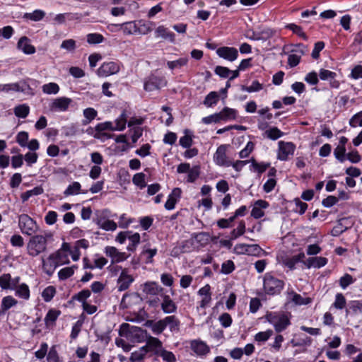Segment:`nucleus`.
<instances>
[{"instance_id": "obj_1", "label": "nucleus", "mask_w": 362, "mask_h": 362, "mask_svg": "<svg viewBox=\"0 0 362 362\" xmlns=\"http://www.w3.org/2000/svg\"><path fill=\"white\" fill-rule=\"evenodd\" d=\"M52 238V234L50 232H45L43 235H33L27 245L28 254L32 257H36L45 252L47 249V240Z\"/></svg>"}, {"instance_id": "obj_62", "label": "nucleus", "mask_w": 362, "mask_h": 362, "mask_svg": "<svg viewBox=\"0 0 362 362\" xmlns=\"http://www.w3.org/2000/svg\"><path fill=\"white\" fill-rule=\"evenodd\" d=\"M235 269V264L232 260H227L222 264L221 272L225 274H229Z\"/></svg>"}, {"instance_id": "obj_16", "label": "nucleus", "mask_w": 362, "mask_h": 362, "mask_svg": "<svg viewBox=\"0 0 362 362\" xmlns=\"http://www.w3.org/2000/svg\"><path fill=\"white\" fill-rule=\"evenodd\" d=\"M269 203L264 200L259 199L256 201L252 209L251 216L256 219L262 218L264 215L262 209H267Z\"/></svg>"}, {"instance_id": "obj_10", "label": "nucleus", "mask_w": 362, "mask_h": 362, "mask_svg": "<svg viewBox=\"0 0 362 362\" xmlns=\"http://www.w3.org/2000/svg\"><path fill=\"white\" fill-rule=\"evenodd\" d=\"M164 288L156 281H147L143 285V292L146 295L157 296L163 293Z\"/></svg>"}, {"instance_id": "obj_57", "label": "nucleus", "mask_w": 362, "mask_h": 362, "mask_svg": "<svg viewBox=\"0 0 362 362\" xmlns=\"http://www.w3.org/2000/svg\"><path fill=\"white\" fill-rule=\"evenodd\" d=\"M250 161L252 163V168L260 174L263 173L270 165L269 163H259L256 162V160L254 158L251 159Z\"/></svg>"}, {"instance_id": "obj_23", "label": "nucleus", "mask_w": 362, "mask_h": 362, "mask_svg": "<svg viewBox=\"0 0 362 362\" xmlns=\"http://www.w3.org/2000/svg\"><path fill=\"white\" fill-rule=\"evenodd\" d=\"M221 121H228L235 119L238 111L235 109L225 107L221 112H219Z\"/></svg>"}, {"instance_id": "obj_17", "label": "nucleus", "mask_w": 362, "mask_h": 362, "mask_svg": "<svg viewBox=\"0 0 362 362\" xmlns=\"http://www.w3.org/2000/svg\"><path fill=\"white\" fill-rule=\"evenodd\" d=\"M95 130L96 133L93 136L94 138L102 139V137L106 135V134L102 133L105 130L115 131V129L112 122H105L98 124L95 127Z\"/></svg>"}, {"instance_id": "obj_7", "label": "nucleus", "mask_w": 362, "mask_h": 362, "mask_svg": "<svg viewBox=\"0 0 362 362\" xmlns=\"http://www.w3.org/2000/svg\"><path fill=\"white\" fill-rule=\"evenodd\" d=\"M295 148V145L291 142L279 141L278 159L286 160L289 156H292L294 153Z\"/></svg>"}, {"instance_id": "obj_37", "label": "nucleus", "mask_w": 362, "mask_h": 362, "mask_svg": "<svg viewBox=\"0 0 362 362\" xmlns=\"http://www.w3.org/2000/svg\"><path fill=\"white\" fill-rule=\"evenodd\" d=\"M56 294V288L53 286H49L46 287L42 293V297L45 302H49L54 298Z\"/></svg>"}, {"instance_id": "obj_24", "label": "nucleus", "mask_w": 362, "mask_h": 362, "mask_svg": "<svg viewBox=\"0 0 362 362\" xmlns=\"http://www.w3.org/2000/svg\"><path fill=\"white\" fill-rule=\"evenodd\" d=\"M218 93L216 91H211L205 97L203 104L207 107H211L215 106L218 103Z\"/></svg>"}, {"instance_id": "obj_31", "label": "nucleus", "mask_w": 362, "mask_h": 362, "mask_svg": "<svg viewBox=\"0 0 362 362\" xmlns=\"http://www.w3.org/2000/svg\"><path fill=\"white\" fill-rule=\"evenodd\" d=\"M127 121V115L124 110L120 116L115 120V126H114L115 131H122L126 127Z\"/></svg>"}, {"instance_id": "obj_56", "label": "nucleus", "mask_w": 362, "mask_h": 362, "mask_svg": "<svg viewBox=\"0 0 362 362\" xmlns=\"http://www.w3.org/2000/svg\"><path fill=\"white\" fill-rule=\"evenodd\" d=\"M349 125L351 127H362V110L352 116L349 120Z\"/></svg>"}, {"instance_id": "obj_25", "label": "nucleus", "mask_w": 362, "mask_h": 362, "mask_svg": "<svg viewBox=\"0 0 362 362\" xmlns=\"http://www.w3.org/2000/svg\"><path fill=\"white\" fill-rule=\"evenodd\" d=\"M61 315V311L55 309H50L45 317L46 326H49L55 322L58 317Z\"/></svg>"}, {"instance_id": "obj_4", "label": "nucleus", "mask_w": 362, "mask_h": 362, "mask_svg": "<svg viewBox=\"0 0 362 362\" xmlns=\"http://www.w3.org/2000/svg\"><path fill=\"white\" fill-rule=\"evenodd\" d=\"M167 81L163 76L151 74L144 80V88L146 91H153L165 86Z\"/></svg>"}, {"instance_id": "obj_48", "label": "nucleus", "mask_w": 362, "mask_h": 362, "mask_svg": "<svg viewBox=\"0 0 362 362\" xmlns=\"http://www.w3.org/2000/svg\"><path fill=\"white\" fill-rule=\"evenodd\" d=\"M11 275L10 274H4L0 276V287L2 289H11Z\"/></svg>"}, {"instance_id": "obj_64", "label": "nucleus", "mask_w": 362, "mask_h": 362, "mask_svg": "<svg viewBox=\"0 0 362 362\" xmlns=\"http://www.w3.org/2000/svg\"><path fill=\"white\" fill-rule=\"evenodd\" d=\"M47 362H60L55 346L50 348L47 356Z\"/></svg>"}, {"instance_id": "obj_15", "label": "nucleus", "mask_w": 362, "mask_h": 362, "mask_svg": "<svg viewBox=\"0 0 362 362\" xmlns=\"http://www.w3.org/2000/svg\"><path fill=\"white\" fill-rule=\"evenodd\" d=\"M129 337L134 341L141 342L147 338V332L141 327L132 326L129 330Z\"/></svg>"}, {"instance_id": "obj_8", "label": "nucleus", "mask_w": 362, "mask_h": 362, "mask_svg": "<svg viewBox=\"0 0 362 362\" xmlns=\"http://www.w3.org/2000/svg\"><path fill=\"white\" fill-rule=\"evenodd\" d=\"M216 54L219 57L230 62L235 61L238 57V51L232 47H221L216 49Z\"/></svg>"}, {"instance_id": "obj_46", "label": "nucleus", "mask_w": 362, "mask_h": 362, "mask_svg": "<svg viewBox=\"0 0 362 362\" xmlns=\"http://www.w3.org/2000/svg\"><path fill=\"white\" fill-rule=\"evenodd\" d=\"M157 254V249H144L141 252V255L146 257V263L151 264L153 263V257Z\"/></svg>"}, {"instance_id": "obj_44", "label": "nucleus", "mask_w": 362, "mask_h": 362, "mask_svg": "<svg viewBox=\"0 0 362 362\" xmlns=\"http://www.w3.org/2000/svg\"><path fill=\"white\" fill-rule=\"evenodd\" d=\"M188 59L187 57L180 58L175 61H169L167 62V65L169 69H174L175 68H180L187 64Z\"/></svg>"}, {"instance_id": "obj_30", "label": "nucleus", "mask_w": 362, "mask_h": 362, "mask_svg": "<svg viewBox=\"0 0 362 362\" xmlns=\"http://www.w3.org/2000/svg\"><path fill=\"white\" fill-rule=\"evenodd\" d=\"M98 115L97 111L92 107H88L83 110V116L85 119L82 121L83 125L88 124L92 120H93Z\"/></svg>"}, {"instance_id": "obj_2", "label": "nucleus", "mask_w": 362, "mask_h": 362, "mask_svg": "<svg viewBox=\"0 0 362 362\" xmlns=\"http://www.w3.org/2000/svg\"><path fill=\"white\" fill-rule=\"evenodd\" d=\"M284 281L278 279L271 273H266L263 279L264 292L268 295H277L284 287Z\"/></svg>"}, {"instance_id": "obj_41", "label": "nucleus", "mask_w": 362, "mask_h": 362, "mask_svg": "<svg viewBox=\"0 0 362 362\" xmlns=\"http://www.w3.org/2000/svg\"><path fill=\"white\" fill-rule=\"evenodd\" d=\"M42 91L46 94H57L59 91V86L56 83H49L42 86Z\"/></svg>"}, {"instance_id": "obj_49", "label": "nucleus", "mask_w": 362, "mask_h": 362, "mask_svg": "<svg viewBox=\"0 0 362 362\" xmlns=\"http://www.w3.org/2000/svg\"><path fill=\"white\" fill-rule=\"evenodd\" d=\"M263 88V85L257 81H253L251 86H242L241 89L243 90L247 91L248 93L256 92L262 90Z\"/></svg>"}, {"instance_id": "obj_18", "label": "nucleus", "mask_w": 362, "mask_h": 362, "mask_svg": "<svg viewBox=\"0 0 362 362\" xmlns=\"http://www.w3.org/2000/svg\"><path fill=\"white\" fill-rule=\"evenodd\" d=\"M165 327H169L172 332H178L180 331V322L178 318L175 315L167 316L163 318Z\"/></svg>"}, {"instance_id": "obj_40", "label": "nucleus", "mask_w": 362, "mask_h": 362, "mask_svg": "<svg viewBox=\"0 0 362 362\" xmlns=\"http://www.w3.org/2000/svg\"><path fill=\"white\" fill-rule=\"evenodd\" d=\"M45 15V13L43 11L35 10L33 13H25L23 17L33 21H39L44 18Z\"/></svg>"}, {"instance_id": "obj_39", "label": "nucleus", "mask_w": 362, "mask_h": 362, "mask_svg": "<svg viewBox=\"0 0 362 362\" xmlns=\"http://www.w3.org/2000/svg\"><path fill=\"white\" fill-rule=\"evenodd\" d=\"M145 177L146 175L144 173H138L133 176L132 182L140 189H143L146 186Z\"/></svg>"}, {"instance_id": "obj_27", "label": "nucleus", "mask_w": 362, "mask_h": 362, "mask_svg": "<svg viewBox=\"0 0 362 362\" xmlns=\"http://www.w3.org/2000/svg\"><path fill=\"white\" fill-rule=\"evenodd\" d=\"M290 325L289 319L284 315H281L280 318L274 325L275 331L278 333L281 332Z\"/></svg>"}, {"instance_id": "obj_58", "label": "nucleus", "mask_w": 362, "mask_h": 362, "mask_svg": "<svg viewBox=\"0 0 362 362\" xmlns=\"http://www.w3.org/2000/svg\"><path fill=\"white\" fill-rule=\"evenodd\" d=\"M337 76L335 72L329 70L321 69L319 73V77L321 80H332L334 79Z\"/></svg>"}, {"instance_id": "obj_34", "label": "nucleus", "mask_w": 362, "mask_h": 362, "mask_svg": "<svg viewBox=\"0 0 362 362\" xmlns=\"http://www.w3.org/2000/svg\"><path fill=\"white\" fill-rule=\"evenodd\" d=\"M16 289V295L23 299L28 300L30 298V290L25 284L19 285Z\"/></svg>"}, {"instance_id": "obj_35", "label": "nucleus", "mask_w": 362, "mask_h": 362, "mask_svg": "<svg viewBox=\"0 0 362 362\" xmlns=\"http://www.w3.org/2000/svg\"><path fill=\"white\" fill-rule=\"evenodd\" d=\"M30 112L29 106L25 104L19 105L14 108L15 115L20 118H25Z\"/></svg>"}, {"instance_id": "obj_26", "label": "nucleus", "mask_w": 362, "mask_h": 362, "mask_svg": "<svg viewBox=\"0 0 362 362\" xmlns=\"http://www.w3.org/2000/svg\"><path fill=\"white\" fill-rule=\"evenodd\" d=\"M91 292L88 289H83L78 292V293L74 294L71 297L72 300H77L81 303V305H84L87 303L86 300L90 296Z\"/></svg>"}, {"instance_id": "obj_6", "label": "nucleus", "mask_w": 362, "mask_h": 362, "mask_svg": "<svg viewBox=\"0 0 362 362\" xmlns=\"http://www.w3.org/2000/svg\"><path fill=\"white\" fill-rule=\"evenodd\" d=\"M227 145L219 146L214 154V161L219 166H230L232 161L228 159L226 156Z\"/></svg>"}, {"instance_id": "obj_45", "label": "nucleus", "mask_w": 362, "mask_h": 362, "mask_svg": "<svg viewBox=\"0 0 362 362\" xmlns=\"http://www.w3.org/2000/svg\"><path fill=\"white\" fill-rule=\"evenodd\" d=\"M247 255L259 257L264 254V250L257 244L248 245Z\"/></svg>"}, {"instance_id": "obj_43", "label": "nucleus", "mask_w": 362, "mask_h": 362, "mask_svg": "<svg viewBox=\"0 0 362 362\" xmlns=\"http://www.w3.org/2000/svg\"><path fill=\"white\" fill-rule=\"evenodd\" d=\"M286 28L293 31V33L296 34L299 37H302L304 40H308V36L303 31V29L300 26L297 25L294 23H290L286 26Z\"/></svg>"}, {"instance_id": "obj_60", "label": "nucleus", "mask_w": 362, "mask_h": 362, "mask_svg": "<svg viewBox=\"0 0 362 362\" xmlns=\"http://www.w3.org/2000/svg\"><path fill=\"white\" fill-rule=\"evenodd\" d=\"M346 158L352 163H358L361 160V157L358 151L354 149L346 154Z\"/></svg>"}, {"instance_id": "obj_12", "label": "nucleus", "mask_w": 362, "mask_h": 362, "mask_svg": "<svg viewBox=\"0 0 362 362\" xmlns=\"http://www.w3.org/2000/svg\"><path fill=\"white\" fill-rule=\"evenodd\" d=\"M182 190L180 188H174L168 195V199L165 204V209L173 210L175 207L176 204L179 202Z\"/></svg>"}, {"instance_id": "obj_5", "label": "nucleus", "mask_w": 362, "mask_h": 362, "mask_svg": "<svg viewBox=\"0 0 362 362\" xmlns=\"http://www.w3.org/2000/svg\"><path fill=\"white\" fill-rule=\"evenodd\" d=\"M120 70L119 63L115 62H104L97 70L100 77H105L118 73Z\"/></svg>"}, {"instance_id": "obj_13", "label": "nucleus", "mask_w": 362, "mask_h": 362, "mask_svg": "<svg viewBox=\"0 0 362 362\" xmlns=\"http://www.w3.org/2000/svg\"><path fill=\"white\" fill-rule=\"evenodd\" d=\"M71 99L66 97L56 98L50 105V109L54 111H66L71 103Z\"/></svg>"}, {"instance_id": "obj_50", "label": "nucleus", "mask_w": 362, "mask_h": 362, "mask_svg": "<svg viewBox=\"0 0 362 362\" xmlns=\"http://www.w3.org/2000/svg\"><path fill=\"white\" fill-rule=\"evenodd\" d=\"M218 320L224 328L229 327L233 322L230 315L227 313L221 314L218 317Z\"/></svg>"}, {"instance_id": "obj_28", "label": "nucleus", "mask_w": 362, "mask_h": 362, "mask_svg": "<svg viewBox=\"0 0 362 362\" xmlns=\"http://www.w3.org/2000/svg\"><path fill=\"white\" fill-rule=\"evenodd\" d=\"M304 253H299L297 255H294L291 257L286 258L284 261V263L285 266L288 267L290 269H293L295 268L296 264L300 262L302 259L304 258Z\"/></svg>"}, {"instance_id": "obj_54", "label": "nucleus", "mask_w": 362, "mask_h": 362, "mask_svg": "<svg viewBox=\"0 0 362 362\" xmlns=\"http://www.w3.org/2000/svg\"><path fill=\"white\" fill-rule=\"evenodd\" d=\"M294 202L296 204V209H294V211L298 213L299 214H303L308 209V204L305 202H303L299 198H296L294 199Z\"/></svg>"}, {"instance_id": "obj_51", "label": "nucleus", "mask_w": 362, "mask_h": 362, "mask_svg": "<svg viewBox=\"0 0 362 362\" xmlns=\"http://www.w3.org/2000/svg\"><path fill=\"white\" fill-rule=\"evenodd\" d=\"M60 48L68 52H73L76 48V41L73 39L65 40L62 42Z\"/></svg>"}, {"instance_id": "obj_20", "label": "nucleus", "mask_w": 362, "mask_h": 362, "mask_svg": "<svg viewBox=\"0 0 362 362\" xmlns=\"http://www.w3.org/2000/svg\"><path fill=\"white\" fill-rule=\"evenodd\" d=\"M191 349L197 355H205L209 352V348L202 341L194 340L191 342Z\"/></svg>"}, {"instance_id": "obj_11", "label": "nucleus", "mask_w": 362, "mask_h": 362, "mask_svg": "<svg viewBox=\"0 0 362 362\" xmlns=\"http://www.w3.org/2000/svg\"><path fill=\"white\" fill-rule=\"evenodd\" d=\"M105 253L112 259V262H120L128 257L125 252H119L115 247L112 246H107L105 248Z\"/></svg>"}, {"instance_id": "obj_32", "label": "nucleus", "mask_w": 362, "mask_h": 362, "mask_svg": "<svg viewBox=\"0 0 362 362\" xmlns=\"http://www.w3.org/2000/svg\"><path fill=\"white\" fill-rule=\"evenodd\" d=\"M245 230V223L242 220L239 222L238 227L230 232V240H235L243 235Z\"/></svg>"}, {"instance_id": "obj_14", "label": "nucleus", "mask_w": 362, "mask_h": 362, "mask_svg": "<svg viewBox=\"0 0 362 362\" xmlns=\"http://www.w3.org/2000/svg\"><path fill=\"white\" fill-rule=\"evenodd\" d=\"M161 298L163 301L160 304V307L164 313L170 314L175 313L177 310V305L175 303L168 295L161 293Z\"/></svg>"}, {"instance_id": "obj_53", "label": "nucleus", "mask_w": 362, "mask_h": 362, "mask_svg": "<svg viewBox=\"0 0 362 362\" xmlns=\"http://www.w3.org/2000/svg\"><path fill=\"white\" fill-rule=\"evenodd\" d=\"M104 37L99 33H90L87 35V42L89 44H99L103 42Z\"/></svg>"}, {"instance_id": "obj_9", "label": "nucleus", "mask_w": 362, "mask_h": 362, "mask_svg": "<svg viewBox=\"0 0 362 362\" xmlns=\"http://www.w3.org/2000/svg\"><path fill=\"white\" fill-rule=\"evenodd\" d=\"M134 280V278L128 274L127 270L123 269L117 279L118 291H123L128 289Z\"/></svg>"}, {"instance_id": "obj_19", "label": "nucleus", "mask_w": 362, "mask_h": 362, "mask_svg": "<svg viewBox=\"0 0 362 362\" xmlns=\"http://www.w3.org/2000/svg\"><path fill=\"white\" fill-rule=\"evenodd\" d=\"M18 47L27 54H31L35 52V47L29 43V39L25 36L20 38L18 42Z\"/></svg>"}, {"instance_id": "obj_42", "label": "nucleus", "mask_w": 362, "mask_h": 362, "mask_svg": "<svg viewBox=\"0 0 362 362\" xmlns=\"http://www.w3.org/2000/svg\"><path fill=\"white\" fill-rule=\"evenodd\" d=\"M81 189V184L78 182H74L69 185L66 189L64 192L65 196L78 194Z\"/></svg>"}, {"instance_id": "obj_33", "label": "nucleus", "mask_w": 362, "mask_h": 362, "mask_svg": "<svg viewBox=\"0 0 362 362\" xmlns=\"http://www.w3.org/2000/svg\"><path fill=\"white\" fill-rule=\"evenodd\" d=\"M17 303V300H16L13 297L11 296H7L2 299L1 310L3 312H5L13 306H15Z\"/></svg>"}, {"instance_id": "obj_61", "label": "nucleus", "mask_w": 362, "mask_h": 362, "mask_svg": "<svg viewBox=\"0 0 362 362\" xmlns=\"http://www.w3.org/2000/svg\"><path fill=\"white\" fill-rule=\"evenodd\" d=\"M354 281V280L352 276L349 274H346L340 278L339 285L342 288L345 289L350 284H353Z\"/></svg>"}, {"instance_id": "obj_38", "label": "nucleus", "mask_w": 362, "mask_h": 362, "mask_svg": "<svg viewBox=\"0 0 362 362\" xmlns=\"http://www.w3.org/2000/svg\"><path fill=\"white\" fill-rule=\"evenodd\" d=\"M77 268L76 266L70 267H65L59 270L58 276L60 280H65L71 277L74 274V269Z\"/></svg>"}, {"instance_id": "obj_47", "label": "nucleus", "mask_w": 362, "mask_h": 362, "mask_svg": "<svg viewBox=\"0 0 362 362\" xmlns=\"http://www.w3.org/2000/svg\"><path fill=\"white\" fill-rule=\"evenodd\" d=\"M273 334L272 329H268L265 332H259L255 336V340L259 342H264L267 341Z\"/></svg>"}, {"instance_id": "obj_21", "label": "nucleus", "mask_w": 362, "mask_h": 362, "mask_svg": "<svg viewBox=\"0 0 362 362\" xmlns=\"http://www.w3.org/2000/svg\"><path fill=\"white\" fill-rule=\"evenodd\" d=\"M288 298L293 302L296 305H307L310 303V298H303L300 294L296 293L294 291H287Z\"/></svg>"}, {"instance_id": "obj_55", "label": "nucleus", "mask_w": 362, "mask_h": 362, "mask_svg": "<svg viewBox=\"0 0 362 362\" xmlns=\"http://www.w3.org/2000/svg\"><path fill=\"white\" fill-rule=\"evenodd\" d=\"M28 141V133L27 132H20L16 136V142L21 147H26Z\"/></svg>"}, {"instance_id": "obj_22", "label": "nucleus", "mask_w": 362, "mask_h": 362, "mask_svg": "<svg viewBox=\"0 0 362 362\" xmlns=\"http://www.w3.org/2000/svg\"><path fill=\"white\" fill-rule=\"evenodd\" d=\"M147 346H148L151 351H153L154 354L158 355L162 350V342L156 337L149 336L146 338Z\"/></svg>"}, {"instance_id": "obj_63", "label": "nucleus", "mask_w": 362, "mask_h": 362, "mask_svg": "<svg viewBox=\"0 0 362 362\" xmlns=\"http://www.w3.org/2000/svg\"><path fill=\"white\" fill-rule=\"evenodd\" d=\"M187 173V182H194L199 176V168L194 166Z\"/></svg>"}, {"instance_id": "obj_3", "label": "nucleus", "mask_w": 362, "mask_h": 362, "mask_svg": "<svg viewBox=\"0 0 362 362\" xmlns=\"http://www.w3.org/2000/svg\"><path fill=\"white\" fill-rule=\"evenodd\" d=\"M18 226L23 234L33 235L39 229L37 223L27 214H21L18 218Z\"/></svg>"}, {"instance_id": "obj_52", "label": "nucleus", "mask_w": 362, "mask_h": 362, "mask_svg": "<svg viewBox=\"0 0 362 362\" xmlns=\"http://www.w3.org/2000/svg\"><path fill=\"white\" fill-rule=\"evenodd\" d=\"M334 155L335 158L341 163L344 162L346 160V148L342 146H338L335 148L334 151Z\"/></svg>"}, {"instance_id": "obj_36", "label": "nucleus", "mask_w": 362, "mask_h": 362, "mask_svg": "<svg viewBox=\"0 0 362 362\" xmlns=\"http://www.w3.org/2000/svg\"><path fill=\"white\" fill-rule=\"evenodd\" d=\"M264 134L269 139L276 140L281 138L284 135V133L279 129L274 127L267 129L264 132Z\"/></svg>"}, {"instance_id": "obj_59", "label": "nucleus", "mask_w": 362, "mask_h": 362, "mask_svg": "<svg viewBox=\"0 0 362 362\" xmlns=\"http://www.w3.org/2000/svg\"><path fill=\"white\" fill-rule=\"evenodd\" d=\"M221 121L219 112L211 115L209 116L203 117L202 122L205 124L211 123H218Z\"/></svg>"}, {"instance_id": "obj_29", "label": "nucleus", "mask_w": 362, "mask_h": 362, "mask_svg": "<svg viewBox=\"0 0 362 362\" xmlns=\"http://www.w3.org/2000/svg\"><path fill=\"white\" fill-rule=\"evenodd\" d=\"M97 224L100 228L107 231L115 230L117 228L116 223L111 220L99 218L97 221Z\"/></svg>"}]
</instances>
